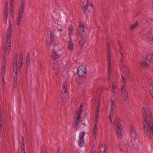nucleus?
<instances>
[{"label":"nucleus","mask_w":153,"mask_h":153,"mask_svg":"<svg viewBox=\"0 0 153 153\" xmlns=\"http://www.w3.org/2000/svg\"><path fill=\"white\" fill-rule=\"evenodd\" d=\"M119 45L120 46V54L121 55V62L122 63V66L121 67V69L122 71H123V73L121 74L122 77V82L123 84V85H125V84L127 80L126 79V76H127L129 77L130 75V72L128 68L127 67V65L123 63V62L122 61V59H123L124 58L123 56V48L122 47V46L119 43Z\"/></svg>","instance_id":"nucleus-1"},{"label":"nucleus","mask_w":153,"mask_h":153,"mask_svg":"<svg viewBox=\"0 0 153 153\" xmlns=\"http://www.w3.org/2000/svg\"><path fill=\"white\" fill-rule=\"evenodd\" d=\"M143 123L145 133L149 138H151L153 135V118L144 120Z\"/></svg>","instance_id":"nucleus-2"},{"label":"nucleus","mask_w":153,"mask_h":153,"mask_svg":"<svg viewBox=\"0 0 153 153\" xmlns=\"http://www.w3.org/2000/svg\"><path fill=\"white\" fill-rule=\"evenodd\" d=\"M130 135L133 146L135 149L138 150L139 149L141 144L139 141L134 128L132 126H131L130 128Z\"/></svg>","instance_id":"nucleus-3"},{"label":"nucleus","mask_w":153,"mask_h":153,"mask_svg":"<svg viewBox=\"0 0 153 153\" xmlns=\"http://www.w3.org/2000/svg\"><path fill=\"white\" fill-rule=\"evenodd\" d=\"M153 62V53L145 55L143 56L140 62V65L144 68L149 66L151 62Z\"/></svg>","instance_id":"nucleus-4"},{"label":"nucleus","mask_w":153,"mask_h":153,"mask_svg":"<svg viewBox=\"0 0 153 153\" xmlns=\"http://www.w3.org/2000/svg\"><path fill=\"white\" fill-rule=\"evenodd\" d=\"M76 34L78 35L81 37V39L79 41V43L83 45L86 39V34L84 30L83 25L81 22H79L78 27L77 28Z\"/></svg>","instance_id":"nucleus-5"},{"label":"nucleus","mask_w":153,"mask_h":153,"mask_svg":"<svg viewBox=\"0 0 153 153\" xmlns=\"http://www.w3.org/2000/svg\"><path fill=\"white\" fill-rule=\"evenodd\" d=\"M77 74L79 77H76V79L77 83L79 84L82 83V81L79 78H85L87 75V69L85 66L81 65L77 68Z\"/></svg>","instance_id":"nucleus-6"},{"label":"nucleus","mask_w":153,"mask_h":153,"mask_svg":"<svg viewBox=\"0 0 153 153\" xmlns=\"http://www.w3.org/2000/svg\"><path fill=\"white\" fill-rule=\"evenodd\" d=\"M12 27L11 25L10 24L9 25V27L8 29L7 32V36L6 37V43L5 45L4 46V49L5 52H7L8 53H10L11 50V30Z\"/></svg>","instance_id":"nucleus-7"},{"label":"nucleus","mask_w":153,"mask_h":153,"mask_svg":"<svg viewBox=\"0 0 153 153\" xmlns=\"http://www.w3.org/2000/svg\"><path fill=\"white\" fill-rule=\"evenodd\" d=\"M114 128L117 137L119 138L123 137V130L120 124V120L118 117L115 118L114 123Z\"/></svg>","instance_id":"nucleus-8"},{"label":"nucleus","mask_w":153,"mask_h":153,"mask_svg":"<svg viewBox=\"0 0 153 153\" xmlns=\"http://www.w3.org/2000/svg\"><path fill=\"white\" fill-rule=\"evenodd\" d=\"M25 0H21L19 9L16 18V25L19 26L21 23V20L24 12Z\"/></svg>","instance_id":"nucleus-9"},{"label":"nucleus","mask_w":153,"mask_h":153,"mask_svg":"<svg viewBox=\"0 0 153 153\" xmlns=\"http://www.w3.org/2000/svg\"><path fill=\"white\" fill-rule=\"evenodd\" d=\"M67 87H62L61 91L60 97L59 98V102L61 104H63L66 102L68 98L67 91Z\"/></svg>","instance_id":"nucleus-10"},{"label":"nucleus","mask_w":153,"mask_h":153,"mask_svg":"<svg viewBox=\"0 0 153 153\" xmlns=\"http://www.w3.org/2000/svg\"><path fill=\"white\" fill-rule=\"evenodd\" d=\"M45 36L46 37L47 46L48 49H49L51 46H54L55 45L54 38L52 36V32L50 30L46 31Z\"/></svg>","instance_id":"nucleus-11"},{"label":"nucleus","mask_w":153,"mask_h":153,"mask_svg":"<svg viewBox=\"0 0 153 153\" xmlns=\"http://www.w3.org/2000/svg\"><path fill=\"white\" fill-rule=\"evenodd\" d=\"M109 46L108 48L107 56V63H108V80L110 79L111 76L112 72V66L111 64V59L110 55V51L109 50Z\"/></svg>","instance_id":"nucleus-12"},{"label":"nucleus","mask_w":153,"mask_h":153,"mask_svg":"<svg viewBox=\"0 0 153 153\" xmlns=\"http://www.w3.org/2000/svg\"><path fill=\"white\" fill-rule=\"evenodd\" d=\"M17 55L16 54H15L14 59V65L13 66V70L14 73L15 74V75H14V80L13 82V84L14 86L16 85L17 84V77L16 75L17 74L18 72V66H17Z\"/></svg>","instance_id":"nucleus-13"},{"label":"nucleus","mask_w":153,"mask_h":153,"mask_svg":"<svg viewBox=\"0 0 153 153\" xmlns=\"http://www.w3.org/2000/svg\"><path fill=\"white\" fill-rule=\"evenodd\" d=\"M142 113L143 120L152 118L151 112L150 110L148 108L143 107Z\"/></svg>","instance_id":"nucleus-14"},{"label":"nucleus","mask_w":153,"mask_h":153,"mask_svg":"<svg viewBox=\"0 0 153 153\" xmlns=\"http://www.w3.org/2000/svg\"><path fill=\"white\" fill-rule=\"evenodd\" d=\"M90 5L92 7H93L91 0H82L80 6L82 9L85 11L88 10Z\"/></svg>","instance_id":"nucleus-15"},{"label":"nucleus","mask_w":153,"mask_h":153,"mask_svg":"<svg viewBox=\"0 0 153 153\" xmlns=\"http://www.w3.org/2000/svg\"><path fill=\"white\" fill-rule=\"evenodd\" d=\"M7 60L6 58V55L4 54L2 58V67L1 69V75L2 79L4 81V77L5 75V67L6 64Z\"/></svg>","instance_id":"nucleus-16"},{"label":"nucleus","mask_w":153,"mask_h":153,"mask_svg":"<svg viewBox=\"0 0 153 153\" xmlns=\"http://www.w3.org/2000/svg\"><path fill=\"white\" fill-rule=\"evenodd\" d=\"M85 134V132L83 131L80 133L78 138V144L80 147H82L84 144V137Z\"/></svg>","instance_id":"nucleus-17"},{"label":"nucleus","mask_w":153,"mask_h":153,"mask_svg":"<svg viewBox=\"0 0 153 153\" xmlns=\"http://www.w3.org/2000/svg\"><path fill=\"white\" fill-rule=\"evenodd\" d=\"M128 91L126 87H123L122 88L121 97L123 100L125 101L128 97Z\"/></svg>","instance_id":"nucleus-18"},{"label":"nucleus","mask_w":153,"mask_h":153,"mask_svg":"<svg viewBox=\"0 0 153 153\" xmlns=\"http://www.w3.org/2000/svg\"><path fill=\"white\" fill-rule=\"evenodd\" d=\"M8 3L7 2L5 4V6L4 7V21L5 23L7 22V17L8 16L7 14V9H8Z\"/></svg>","instance_id":"nucleus-19"},{"label":"nucleus","mask_w":153,"mask_h":153,"mask_svg":"<svg viewBox=\"0 0 153 153\" xmlns=\"http://www.w3.org/2000/svg\"><path fill=\"white\" fill-rule=\"evenodd\" d=\"M23 53L22 52H21L19 53V64H20V65H19V69H20V68L22 66V65L23 63Z\"/></svg>","instance_id":"nucleus-20"},{"label":"nucleus","mask_w":153,"mask_h":153,"mask_svg":"<svg viewBox=\"0 0 153 153\" xmlns=\"http://www.w3.org/2000/svg\"><path fill=\"white\" fill-rule=\"evenodd\" d=\"M94 125V126L93 131V137H95L96 135L98 133V130L97 128V122L95 123Z\"/></svg>","instance_id":"nucleus-21"},{"label":"nucleus","mask_w":153,"mask_h":153,"mask_svg":"<svg viewBox=\"0 0 153 153\" xmlns=\"http://www.w3.org/2000/svg\"><path fill=\"white\" fill-rule=\"evenodd\" d=\"M76 115L77 116V118L75 120L74 127L75 128L77 129V128L78 124L79 122H80L79 118H81V116L80 115Z\"/></svg>","instance_id":"nucleus-22"},{"label":"nucleus","mask_w":153,"mask_h":153,"mask_svg":"<svg viewBox=\"0 0 153 153\" xmlns=\"http://www.w3.org/2000/svg\"><path fill=\"white\" fill-rule=\"evenodd\" d=\"M68 48L70 51L74 49V44L71 41L68 42Z\"/></svg>","instance_id":"nucleus-23"},{"label":"nucleus","mask_w":153,"mask_h":153,"mask_svg":"<svg viewBox=\"0 0 153 153\" xmlns=\"http://www.w3.org/2000/svg\"><path fill=\"white\" fill-rule=\"evenodd\" d=\"M83 106V104L81 103L80 105V108H79L76 112V115H80V114L82 111V107Z\"/></svg>","instance_id":"nucleus-24"},{"label":"nucleus","mask_w":153,"mask_h":153,"mask_svg":"<svg viewBox=\"0 0 153 153\" xmlns=\"http://www.w3.org/2000/svg\"><path fill=\"white\" fill-rule=\"evenodd\" d=\"M145 40L148 42L153 43V35H151L150 37H146Z\"/></svg>","instance_id":"nucleus-25"},{"label":"nucleus","mask_w":153,"mask_h":153,"mask_svg":"<svg viewBox=\"0 0 153 153\" xmlns=\"http://www.w3.org/2000/svg\"><path fill=\"white\" fill-rule=\"evenodd\" d=\"M105 146L103 145H101L100 147L99 153H105Z\"/></svg>","instance_id":"nucleus-26"},{"label":"nucleus","mask_w":153,"mask_h":153,"mask_svg":"<svg viewBox=\"0 0 153 153\" xmlns=\"http://www.w3.org/2000/svg\"><path fill=\"white\" fill-rule=\"evenodd\" d=\"M139 25V23L137 22H136L135 23L131 25L130 26V28L131 30H132L137 27Z\"/></svg>","instance_id":"nucleus-27"},{"label":"nucleus","mask_w":153,"mask_h":153,"mask_svg":"<svg viewBox=\"0 0 153 153\" xmlns=\"http://www.w3.org/2000/svg\"><path fill=\"white\" fill-rule=\"evenodd\" d=\"M99 109L98 108H97V111L95 113V123H98V114H99Z\"/></svg>","instance_id":"nucleus-28"},{"label":"nucleus","mask_w":153,"mask_h":153,"mask_svg":"<svg viewBox=\"0 0 153 153\" xmlns=\"http://www.w3.org/2000/svg\"><path fill=\"white\" fill-rule=\"evenodd\" d=\"M59 55L56 52H53L52 53V57L54 59H55L59 57Z\"/></svg>","instance_id":"nucleus-29"},{"label":"nucleus","mask_w":153,"mask_h":153,"mask_svg":"<svg viewBox=\"0 0 153 153\" xmlns=\"http://www.w3.org/2000/svg\"><path fill=\"white\" fill-rule=\"evenodd\" d=\"M114 113V111H110L109 113V119L110 121L111 124L112 123L113 115Z\"/></svg>","instance_id":"nucleus-30"},{"label":"nucleus","mask_w":153,"mask_h":153,"mask_svg":"<svg viewBox=\"0 0 153 153\" xmlns=\"http://www.w3.org/2000/svg\"><path fill=\"white\" fill-rule=\"evenodd\" d=\"M113 97H112L111 99V107H114L115 104V100L114 98H113Z\"/></svg>","instance_id":"nucleus-31"},{"label":"nucleus","mask_w":153,"mask_h":153,"mask_svg":"<svg viewBox=\"0 0 153 153\" xmlns=\"http://www.w3.org/2000/svg\"><path fill=\"white\" fill-rule=\"evenodd\" d=\"M59 65L58 64H56V65L54 66V71L55 72V73L56 74H57L58 73V72L57 70V68H59Z\"/></svg>","instance_id":"nucleus-32"},{"label":"nucleus","mask_w":153,"mask_h":153,"mask_svg":"<svg viewBox=\"0 0 153 153\" xmlns=\"http://www.w3.org/2000/svg\"><path fill=\"white\" fill-rule=\"evenodd\" d=\"M25 64L27 67H28L30 65V59H29L28 58H26Z\"/></svg>","instance_id":"nucleus-33"},{"label":"nucleus","mask_w":153,"mask_h":153,"mask_svg":"<svg viewBox=\"0 0 153 153\" xmlns=\"http://www.w3.org/2000/svg\"><path fill=\"white\" fill-rule=\"evenodd\" d=\"M73 29V27L72 26H70L68 28V33L69 35V36L70 35L71 33L72 30Z\"/></svg>","instance_id":"nucleus-34"},{"label":"nucleus","mask_w":153,"mask_h":153,"mask_svg":"<svg viewBox=\"0 0 153 153\" xmlns=\"http://www.w3.org/2000/svg\"><path fill=\"white\" fill-rule=\"evenodd\" d=\"M150 91V94L151 95L153 99V87H151L149 88Z\"/></svg>","instance_id":"nucleus-35"},{"label":"nucleus","mask_w":153,"mask_h":153,"mask_svg":"<svg viewBox=\"0 0 153 153\" xmlns=\"http://www.w3.org/2000/svg\"><path fill=\"white\" fill-rule=\"evenodd\" d=\"M13 3L12 5L11 3H10V12H13Z\"/></svg>","instance_id":"nucleus-36"},{"label":"nucleus","mask_w":153,"mask_h":153,"mask_svg":"<svg viewBox=\"0 0 153 153\" xmlns=\"http://www.w3.org/2000/svg\"><path fill=\"white\" fill-rule=\"evenodd\" d=\"M42 153H47L46 152V149L45 147H42Z\"/></svg>","instance_id":"nucleus-37"},{"label":"nucleus","mask_w":153,"mask_h":153,"mask_svg":"<svg viewBox=\"0 0 153 153\" xmlns=\"http://www.w3.org/2000/svg\"><path fill=\"white\" fill-rule=\"evenodd\" d=\"M65 66L66 68H70L71 67L70 63L69 62H68L65 64Z\"/></svg>","instance_id":"nucleus-38"},{"label":"nucleus","mask_w":153,"mask_h":153,"mask_svg":"<svg viewBox=\"0 0 153 153\" xmlns=\"http://www.w3.org/2000/svg\"><path fill=\"white\" fill-rule=\"evenodd\" d=\"M140 14V12H137L134 14V16L135 18L137 17Z\"/></svg>","instance_id":"nucleus-39"},{"label":"nucleus","mask_w":153,"mask_h":153,"mask_svg":"<svg viewBox=\"0 0 153 153\" xmlns=\"http://www.w3.org/2000/svg\"><path fill=\"white\" fill-rule=\"evenodd\" d=\"M30 54L29 53L27 52V56L26 58H28L30 59Z\"/></svg>","instance_id":"nucleus-40"},{"label":"nucleus","mask_w":153,"mask_h":153,"mask_svg":"<svg viewBox=\"0 0 153 153\" xmlns=\"http://www.w3.org/2000/svg\"><path fill=\"white\" fill-rule=\"evenodd\" d=\"M21 141H22V144L24 145V138H23V136H22V137Z\"/></svg>","instance_id":"nucleus-41"},{"label":"nucleus","mask_w":153,"mask_h":153,"mask_svg":"<svg viewBox=\"0 0 153 153\" xmlns=\"http://www.w3.org/2000/svg\"><path fill=\"white\" fill-rule=\"evenodd\" d=\"M24 147H25L24 144V145H23V144L21 146L22 150L23 151V150H25V148H24Z\"/></svg>","instance_id":"nucleus-42"},{"label":"nucleus","mask_w":153,"mask_h":153,"mask_svg":"<svg viewBox=\"0 0 153 153\" xmlns=\"http://www.w3.org/2000/svg\"><path fill=\"white\" fill-rule=\"evenodd\" d=\"M56 31H57L58 32H60V33H61L62 31H63V30L62 29L60 28L59 29H57V30H56Z\"/></svg>","instance_id":"nucleus-43"},{"label":"nucleus","mask_w":153,"mask_h":153,"mask_svg":"<svg viewBox=\"0 0 153 153\" xmlns=\"http://www.w3.org/2000/svg\"><path fill=\"white\" fill-rule=\"evenodd\" d=\"M96 151V149L95 148H93L91 151V153H95V152Z\"/></svg>","instance_id":"nucleus-44"},{"label":"nucleus","mask_w":153,"mask_h":153,"mask_svg":"<svg viewBox=\"0 0 153 153\" xmlns=\"http://www.w3.org/2000/svg\"><path fill=\"white\" fill-rule=\"evenodd\" d=\"M57 153H60V149L59 147L57 148Z\"/></svg>","instance_id":"nucleus-45"},{"label":"nucleus","mask_w":153,"mask_h":153,"mask_svg":"<svg viewBox=\"0 0 153 153\" xmlns=\"http://www.w3.org/2000/svg\"><path fill=\"white\" fill-rule=\"evenodd\" d=\"M115 87H112V90H111V91L112 92H114V90L115 89Z\"/></svg>","instance_id":"nucleus-46"},{"label":"nucleus","mask_w":153,"mask_h":153,"mask_svg":"<svg viewBox=\"0 0 153 153\" xmlns=\"http://www.w3.org/2000/svg\"><path fill=\"white\" fill-rule=\"evenodd\" d=\"M114 107H111V108L110 109V111H113V109H114Z\"/></svg>","instance_id":"nucleus-47"},{"label":"nucleus","mask_w":153,"mask_h":153,"mask_svg":"<svg viewBox=\"0 0 153 153\" xmlns=\"http://www.w3.org/2000/svg\"><path fill=\"white\" fill-rule=\"evenodd\" d=\"M80 121L81 122V123L82 125H85V123L84 121Z\"/></svg>","instance_id":"nucleus-48"},{"label":"nucleus","mask_w":153,"mask_h":153,"mask_svg":"<svg viewBox=\"0 0 153 153\" xmlns=\"http://www.w3.org/2000/svg\"><path fill=\"white\" fill-rule=\"evenodd\" d=\"M55 30H54L53 32V34L55 35H57L56 33V32Z\"/></svg>","instance_id":"nucleus-49"},{"label":"nucleus","mask_w":153,"mask_h":153,"mask_svg":"<svg viewBox=\"0 0 153 153\" xmlns=\"http://www.w3.org/2000/svg\"><path fill=\"white\" fill-rule=\"evenodd\" d=\"M99 101H100V99H99V101H98V102L97 106V108H98V109H99L98 106L100 104V103L99 102Z\"/></svg>","instance_id":"nucleus-50"},{"label":"nucleus","mask_w":153,"mask_h":153,"mask_svg":"<svg viewBox=\"0 0 153 153\" xmlns=\"http://www.w3.org/2000/svg\"><path fill=\"white\" fill-rule=\"evenodd\" d=\"M10 12V16H13V12Z\"/></svg>","instance_id":"nucleus-51"},{"label":"nucleus","mask_w":153,"mask_h":153,"mask_svg":"<svg viewBox=\"0 0 153 153\" xmlns=\"http://www.w3.org/2000/svg\"><path fill=\"white\" fill-rule=\"evenodd\" d=\"M68 85V83L66 82H65L63 84V86H66V85Z\"/></svg>","instance_id":"nucleus-52"},{"label":"nucleus","mask_w":153,"mask_h":153,"mask_svg":"<svg viewBox=\"0 0 153 153\" xmlns=\"http://www.w3.org/2000/svg\"><path fill=\"white\" fill-rule=\"evenodd\" d=\"M10 3H11L12 5L13 3H14L13 0H10Z\"/></svg>","instance_id":"nucleus-53"},{"label":"nucleus","mask_w":153,"mask_h":153,"mask_svg":"<svg viewBox=\"0 0 153 153\" xmlns=\"http://www.w3.org/2000/svg\"><path fill=\"white\" fill-rule=\"evenodd\" d=\"M21 153H25V150H23V151L21 150Z\"/></svg>","instance_id":"nucleus-54"},{"label":"nucleus","mask_w":153,"mask_h":153,"mask_svg":"<svg viewBox=\"0 0 153 153\" xmlns=\"http://www.w3.org/2000/svg\"><path fill=\"white\" fill-rule=\"evenodd\" d=\"M125 149L126 151H127V148H125Z\"/></svg>","instance_id":"nucleus-55"},{"label":"nucleus","mask_w":153,"mask_h":153,"mask_svg":"<svg viewBox=\"0 0 153 153\" xmlns=\"http://www.w3.org/2000/svg\"><path fill=\"white\" fill-rule=\"evenodd\" d=\"M150 81V80H149L148 81V82H149Z\"/></svg>","instance_id":"nucleus-56"},{"label":"nucleus","mask_w":153,"mask_h":153,"mask_svg":"<svg viewBox=\"0 0 153 153\" xmlns=\"http://www.w3.org/2000/svg\"><path fill=\"white\" fill-rule=\"evenodd\" d=\"M121 151H123V150H122V149H121Z\"/></svg>","instance_id":"nucleus-57"}]
</instances>
